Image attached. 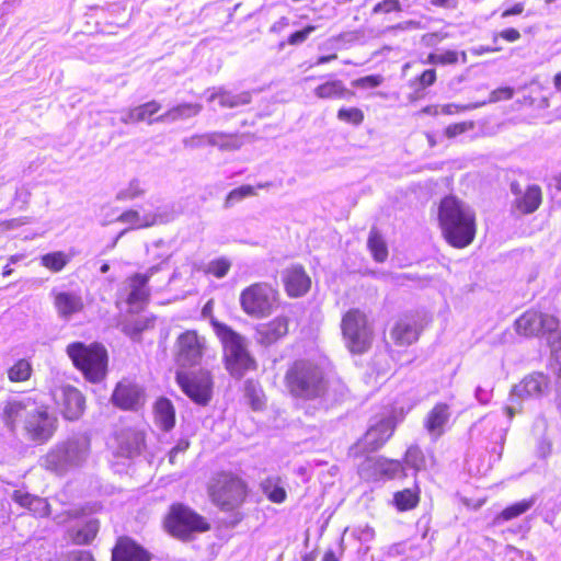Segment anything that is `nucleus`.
I'll use <instances>...</instances> for the list:
<instances>
[{
    "mask_svg": "<svg viewBox=\"0 0 561 561\" xmlns=\"http://www.w3.org/2000/svg\"><path fill=\"white\" fill-rule=\"evenodd\" d=\"M1 419L7 427L14 430L19 424L27 437L38 444L48 442L57 430V419L39 393H26L8 399L2 407Z\"/></svg>",
    "mask_w": 561,
    "mask_h": 561,
    "instance_id": "1",
    "label": "nucleus"
},
{
    "mask_svg": "<svg viewBox=\"0 0 561 561\" xmlns=\"http://www.w3.org/2000/svg\"><path fill=\"white\" fill-rule=\"evenodd\" d=\"M285 381L293 397L312 402L317 408H327L336 400L322 368L311 362H295L286 371Z\"/></svg>",
    "mask_w": 561,
    "mask_h": 561,
    "instance_id": "2",
    "label": "nucleus"
},
{
    "mask_svg": "<svg viewBox=\"0 0 561 561\" xmlns=\"http://www.w3.org/2000/svg\"><path fill=\"white\" fill-rule=\"evenodd\" d=\"M438 219L445 239L453 247L465 248L473 241L474 213L455 196H447L440 202Z\"/></svg>",
    "mask_w": 561,
    "mask_h": 561,
    "instance_id": "3",
    "label": "nucleus"
},
{
    "mask_svg": "<svg viewBox=\"0 0 561 561\" xmlns=\"http://www.w3.org/2000/svg\"><path fill=\"white\" fill-rule=\"evenodd\" d=\"M90 454V440L84 435H76L55 444L48 453L39 459L45 470L64 476L80 468Z\"/></svg>",
    "mask_w": 561,
    "mask_h": 561,
    "instance_id": "4",
    "label": "nucleus"
},
{
    "mask_svg": "<svg viewBox=\"0 0 561 561\" xmlns=\"http://www.w3.org/2000/svg\"><path fill=\"white\" fill-rule=\"evenodd\" d=\"M216 335L224 347L227 369L234 377H241L248 370L255 368V360L248 351L247 340L227 324L213 322Z\"/></svg>",
    "mask_w": 561,
    "mask_h": 561,
    "instance_id": "5",
    "label": "nucleus"
},
{
    "mask_svg": "<svg viewBox=\"0 0 561 561\" xmlns=\"http://www.w3.org/2000/svg\"><path fill=\"white\" fill-rule=\"evenodd\" d=\"M67 354L73 365L83 373L92 382L100 381L106 371L107 353L100 344L87 346L81 342H75L67 346Z\"/></svg>",
    "mask_w": 561,
    "mask_h": 561,
    "instance_id": "6",
    "label": "nucleus"
},
{
    "mask_svg": "<svg viewBox=\"0 0 561 561\" xmlns=\"http://www.w3.org/2000/svg\"><path fill=\"white\" fill-rule=\"evenodd\" d=\"M341 329L345 345L352 353L362 354L368 350L373 331L365 312L350 309L342 318Z\"/></svg>",
    "mask_w": 561,
    "mask_h": 561,
    "instance_id": "7",
    "label": "nucleus"
},
{
    "mask_svg": "<svg viewBox=\"0 0 561 561\" xmlns=\"http://www.w3.org/2000/svg\"><path fill=\"white\" fill-rule=\"evenodd\" d=\"M164 527L172 536L183 540L190 539L194 533H203L209 528L202 516L182 504L171 506Z\"/></svg>",
    "mask_w": 561,
    "mask_h": 561,
    "instance_id": "8",
    "label": "nucleus"
},
{
    "mask_svg": "<svg viewBox=\"0 0 561 561\" xmlns=\"http://www.w3.org/2000/svg\"><path fill=\"white\" fill-rule=\"evenodd\" d=\"M277 300V291L266 283H256L242 290L240 304L242 310L252 317L268 316Z\"/></svg>",
    "mask_w": 561,
    "mask_h": 561,
    "instance_id": "9",
    "label": "nucleus"
},
{
    "mask_svg": "<svg viewBox=\"0 0 561 561\" xmlns=\"http://www.w3.org/2000/svg\"><path fill=\"white\" fill-rule=\"evenodd\" d=\"M211 496L224 510H232L242 503L245 496V485L238 477L221 473L211 486Z\"/></svg>",
    "mask_w": 561,
    "mask_h": 561,
    "instance_id": "10",
    "label": "nucleus"
},
{
    "mask_svg": "<svg viewBox=\"0 0 561 561\" xmlns=\"http://www.w3.org/2000/svg\"><path fill=\"white\" fill-rule=\"evenodd\" d=\"M175 358L180 366L192 367L201 363L206 347L204 336L197 334L196 331L187 330L176 339Z\"/></svg>",
    "mask_w": 561,
    "mask_h": 561,
    "instance_id": "11",
    "label": "nucleus"
},
{
    "mask_svg": "<svg viewBox=\"0 0 561 561\" xmlns=\"http://www.w3.org/2000/svg\"><path fill=\"white\" fill-rule=\"evenodd\" d=\"M548 387V378L543 374H533L525 377L516 385L510 396L512 405L506 407V413L510 419L516 413L515 403L525 398H534L541 396Z\"/></svg>",
    "mask_w": 561,
    "mask_h": 561,
    "instance_id": "12",
    "label": "nucleus"
},
{
    "mask_svg": "<svg viewBox=\"0 0 561 561\" xmlns=\"http://www.w3.org/2000/svg\"><path fill=\"white\" fill-rule=\"evenodd\" d=\"M511 192L514 195L512 209L519 215L533 214L541 204V188L536 184L527 185L524 188L518 182H512Z\"/></svg>",
    "mask_w": 561,
    "mask_h": 561,
    "instance_id": "13",
    "label": "nucleus"
},
{
    "mask_svg": "<svg viewBox=\"0 0 561 561\" xmlns=\"http://www.w3.org/2000/svg\"><path fill=\"white\" fill-rule=\"evenodd\" d=\"M182 390L196 403L207 404L211 397V378L208 373L186 376L178 374Z\"/></svg>",
    "mask_w": 561,
    "mask_h": 561,
    "instance_id": "14",
    "label": "nucleus"
},
{
    "mask_svg": "<svg viewBox=\"0 0 561 561\" xmlns=\"http://www.w3.org/2000/svg\"><path fill=\"white\" fill-rule=\"evenodd\" d=\"M393 431L394 422L390 417L370 425L363 438L355 445V453L377 450L392 436Z\"/></svg>",
    "mask_w": 561,
    "mask_h": 561,
    "instance_id": "15",
    "label": "nucleus"
},
{
    "mask_svg": "<svg viewBox=\"0 0 561 561\" xmlns=\"http://www.w3.org/2000/svg\"><path fill=\"white\" fill-rule=\"evenodd\" d=\"M55 397L57 403L60 405L61 414L66 420L76 421L83 414L85 399L77 388L64 386Z\"/></svg>",
    "mask_w": 561,
    "mask_h": 561,
    "instance_id": "16",
    "label": "nucleus"
},
{
    "mask_svg": "<svg viewBox=\"0 0 561 561\" xmlns=\"http://www.w3.org/2000/svg\"><path fill=\"white\" fill-rule=\"evenodd\" d=\"M161 262L150 266L144 274H135L129 278L130 293L127 297V302L130 306H139L145 304L149 298V288L147 284L156 273H158L162 265L169 260V255L160 256Z\"/></svg>",
    "mask_w": 561,
    "mask_h": 561,
    "instance_id": "17",
    "label": "nucleus"
},
{
    "mask_svg": "<svg viewBox=\"0 0 561 561\" xmlns=\"http://www.w3.org/2000/svg\"><path fill=\"white\" fill-rule=\"evenodd\" d=\"M57 314L62 320H70L84 308L83 298L78 290H60L54 288L50 293Z\"/></svg>",
    "mask_w": 561,
    "mask_h": 561,
    "instance_id": "18",
    "label": "nucleus"
},
{
    "mask_svg": "<svg viewBox=\"0 0 561 561\" xmlns=\"http://www.w3.org/2000/svg\"><path fill=\"white\" fill-rule=\"evenodd\" d=\"M112 401L123 410H138L145 402V393L138 385L123 380L117 383Z\"/></svg>",
    "mask_w": 561,
    "mask_h": 561,
    "instance_id": "19",
    "label": "nucleus"
},
{
    "mask_svg": "<svg viewBox=\"0 0 561 561\" xmlns=\"http://www.w3.org/2000/svg\"><path fill=\"white\" fill-rule=\"evenodd\" d=\"M450 419V408L446 403H437L426 415L424 427L433 440H437L446 431Z\"/></svg>",
    "mask_w": 561,
    "mask_h": 561,
    "instance_id": "20",
    "label": "nucleus"
},
{
    "mask_svg": "<svg viewBox=\"0 0 561 561\" xmlns=\"http://www.w3.org/2000/svg\"><path fill=\"white\" fill-rule=\"evenodd\" d=\"M113 561H150V553L128 537L117 540L112 552Z\"/></svg>",
    "mask_w": 561,
    "mask_h": 561,
    "instance_id": "21",
    "label": "nucleus"
},
{
    "mask_svg": "<svg viewBox=\"0 0 561 561\" xmlns=\"http://www.w3.org/2000/svg\"><path fill=\"white\" fill-rule=\"evenodd\" d=\"M144 434L136 430H125L115 436L117 444V455L131 458L138 455L144 446Z\"/></svg>",
    "mask_w": 561,
    "mask_h": 561,
    "instance_id": "22",
    "label": "nucleus"
},
{
    "mask_svg": "<svg viewBox=\"0 0 561 561\" xmlns=\"http://www.w3.org/2000/svg\"><path fill=\"white\" fill-rule=\"evenodd\" d=\"M287 332L288 319L277 317L271 322L260 324L256 328V341L262 345L268 346L285 336Z\"/></svg>",
    "mask_w": 561,
    "mask_h": 561,
    "instance_id": "23",
    "label": "nucleus"
},
{
    "mask_svg": "<svg viewBox=\"0 0 561 561\" xmlns=\"http://www.w3.org/2000/svg\"><path fill=\"white\" fill-rule=\"evenodd\" d=\"M420 330L414 316L400 318L391 331V336L399 345H410L419 339Z\"/></svg>",
    "mask_w": 561,
    "mask_h": 561,
    "instance_id": "24",
    "label": "nucleus"
},
{
    "mask_svg": "<svg viewBox=\"0 0 561 561\" xmlns=\"http://www.w3.org/2000/svg\"><path fill=\"white\" fill-rule=\"evenodd\" d=\"M285 288L289 296L300 297L305 295L310 287V278L301 266H293L286 270L284 274Z\"/></svg>",
    "mask_w": 561,
    "mask_h": 561,
    "instance_id": "25",
    "label": "nucleus"
},
{
    "mask_svg": "<svg viewBox=\"0 0 561 561\" xmlns=\"http://www.w3.org/2000/svg\"><path fill=\"white\" fill-rule=\"evenodd\" d=\"M12 500L36 516L45 517L50 514L49 504L45 499L32 495L24 490H15L12 494Z\"/></svg>",
    "mask_w": 561,
    "mask_h": 561,
    "instance_id": "26",
    "label": "nucleus"
},
{
    "mask_svg": "<svg viewBox=\"0 0 561 561\" xmlns=\"http://www.w3.org/2000/svg\"><path fill=\"white\" fill-rule=\"evenodd\" d=\"M202 111V105L197 103H183L173 106L165 113L157 116L154 119L148 121V124L157 123H174L196 116Z\"/></svg>",
    "mask_w": 561,
    "mask_h": 561,
    "instance_id": "27",
    "label": "nucleus"
},
{
    "mask_svg": "<svg viewBox=\"0 0 561 561\" xmlns=\"http://www.w3.org/2000/svg\"><path fill=\"white\" fill-rule=\"evenodd\" d=\"M516 331L525 336L538 335L542 331L541 313L529 310L515 322Z\"/></svg>",
    "mask_w": 561,
    "mask_h": 561,
    "instance_id": "28",
    "label": "nucleus"
},
{
    "mask_svg": "<svg viewBox=\"0 0 561 561\" xmlns=\"http://www.w3.org/2000/svg\"><path fill=\"white\" fill-rule=\"evenodd\" d=\"M156 424L163 431H170L175 423V412L171 401L160 398L154 404Z\"/></svg>",
    "mask_w": 561,
    "mask_h": 561,
    "instance_id": "29",
    "label": "nucleus"
},
{
    "mask_svg": "<svg viewBox=\"0 0 561 561\" xmlns=\"http://www.w3.org/2000/svg\"><path fill=\"white\" fill-rule=\"evenodd\" d=\"M208 100L210 102L218 101V104L221 107L232 108L250 103L251 94L249 92L233 94L231 92H227L220 89L217 92H213L209 95Z\"/></svg>",
    "mask_w": 561,
    "mask_h": 561,
    "instance_id": "30",
    "label": "nucleus"
},
{
    "mask_svg": "<svg viewBox=\"0 0 561 561\" xmlns=\"http://www.w3.org/2000/svg\"><path fill=\"white\" fill-rule=\"evenodd\" d=\"M368 463L371 465L375 472L381 478L393 479L403 471V467L398 460H390L385 458L367 459Z\"/></svg>",
    "mask_w": 561,
    "mask_h": 561,
    "instance_id": "31",
    "label": "nucleus"
},
{
    "mask_svg": "<svg viewBox=\"0 0 561 561\" xmlns=\"http://www.w3.org/2000/svg\"><path fill=\"white\" fill-rule=\"evenodd\" d=\"M243 141L236 134H226L220 131L208 133V145L218 147L220 150H237Z\"/></svg>",
    "mask_w": 561,
    "mask_h": 561,
    "instance_id": "32",
    "label": "nucleus"
},
{
    "mask_svg": "<svg viewBox=\"0 0 561 561\" xmlns=\"http://www.w3.org/2000/svg\"><path fill=\"white\" fill-rule=\"evenodd\" d=\"M314 93L320 99H344L351 94L341 80L328 81L317 87Z\"/></svg>",
    "mask_w": 561,
    "mask_h": 561,
    "instance_id": "33",
    "label": "nucleus"
},
{
    "mask_svg": "<svg viewBox=\"0 0 561 561\" xmlns=\"http://www.w3.org/2000/svg\"><path fill=\"white\" fill-rule=\"evenodd\" d=\"M69 262L70 255L62 251H56L41 256V264L54 273L60 272Z\"/></svg>",
    "mask_w": 561,
    "mask_h": 561,
    "instance_id": "34",
    "label": "nucleus"
},
{
    "mask_svg": "<svg viewBox=\"0 0 561 561\" xmlns=\"http://www.w3.org/2000/svg\"><path fill=\"white\" fill-rule=\"evenodd\" d=\"M118 220L124 224H129L130 228H133V229L150 227L158 222L156 216L141 217L139 215V213L136 210H127V211L123 213L118 217Z\"/></svg>",
    "mask_w": 561,
    "mask_h": 561,
    "instance_id": "35",
    "label": "nucleus"
},
{
    "mask_svg": "<svg viewBox=\"0 0 561 561\" xmlns=\"http://www.w3.org/2000/svg\"><path fill=\"white\" fill-rule=\"evenodd\" d=\"M393 503L399 511H408L419 503V492L412 489H404L394 493Z\"/></svg>",
    "mask_w": 561,
    "mask_h": 561,
    "instance_id": "36",
    "label": "nucleus"
},
{
    "mask_svg": "<svg viewBox=\"0 0 561 561\" xmlns=\"http://www.w3.org/2000/svg\"><path fill=\"white\" fill-rule=\"evenodd\" d=\"M368 248L377 262H383L388 256V250L381 236L371 230L368 238Z\"/></svg>",
    "mask_w": 561,
    "mask_h": 561,
    "instance_id": "37",
    "label": "nucleus"
},
{
    "mask_svg": "<svg viewBox=\"0 0 561 561\" xmlns=\"http://www.w3.org/2000/svg\"><path fill=\"white\" fill-rule=\"evenodd\" d=\"M535 504V499L523 500L512 504L501 512L497 520H511L527 512Z\"/></svg>",
    "mask_w": 561,
    "mask_h": 561,
    "instance_id": "38",
    "label": "nucleus"
},
{
    "mask_svg": "<svg viewBox=\"0 0 561 561\" xmlns=\"http://www.w3.org/2000/svg\"><path fill=\"white\" fill-rule=\"evenodd\" d=\"M99 522L89 519L75 535V542L79 545L90 543L99 531Z\"/></svg>",
    "mask_w": 561,
    "mask_h": 561,
    "instance_id": "39",
    "label": "nucleus"
},
{
    "mask_svg": "<svg viewBox=\"0 0 561 561\" xmlns=\"http://www.w3.org/2000/svg\"><path fill=\"white\" fill-rule=\"evenodd\" d=\"M32 366L26 359L18 360L9 370L8 377L10 381H25L31 377Z\"/></svg>",
    "mask_w": 561,
    "mask_h": 561,
    "instance_id": "40",
    "label": "nucleus"
},
{
    "mask_svg": "<svg viewBox=\"0 0 561 561\" xmlns=\"http://www.w3.org/2000/svg\"><path fill=\"white\" fill-rule=\"evenodd\" d=\"M263 491L267 499L274 503L280 504L286 500L285 489L278 484H275L270 479L263 483Z\"/></svg>",
    "mask_w": 561,
    "mask_h": 561,
    "instance_id": "41",
    "label": "nucleus"
},
{
    "mask_svg": "<svg viewBox=\"0 0 561 561\" xmlns=\"http://www.w3.org/2000/svg\"><path fill=\"white\" fill-rule=\"evenodd\" d=\"M404 462L407 467L414 471L420 470L424 465V456L422 450L417 446H411L405 453Z\"/></svg>",
    "mask_w": 561,
    "mask_h": 561,
    "instance_id": "42",
    "label": "nucleus"
},
{
    "mask_svg": "<svg viewBox=\"0 0 561 561\" xmlns=\"http://www.w3.org/2000/svg\"><path fill=\"white\" fill-rule=\"evenodd\" d=\"M337 118L342 122L353 125H359L364 121V113L357 107H342L337 112Z\"/></svg>",
    "mask_w": 561,
    "mask_h": 561,
    "instance_id": "43",
    "label": "nucleus"
},
{
    "mask_svg": "<svg viewBox=\"0 0 561 561\" xmlns=\"http://www.w3.org/2000/svg\"><path fill=\"white\" fill-rule=\"evenodd\" d=\"M229 270H230V262L226 259H218V260L210 261L207 264L205 272L207 274L214 275L217 278H222L227 275Z\"/></svg>",
    "mask_w": 561,
    "mask_h": 561,
    "instance_id": "44",
    "label": "nucleus"
},
{
    "mask_svg": "<svg viewBox=\"0 0 561 561\" xmlns=\"http://www.w3.org/2000/svg\"><path fill=\"white\" fill-rule=\"evenodd\" d=\"M144 193V188L138 180H133L129 182L128 186L121 190L116 198L118 201H130L139 197Z\"/></svg>",
    "mask_w": 561,
    "mask_h": 561,
    "instance_id": "45",
    "label": "nucleus"
},
{
    "mask_svg": "<svg viewBox=\"0 0 561 561\" xmlns=\"http://www.w3.org/2000/svg\"><path fill=\"white\" fill-rule=\"evenodd\" d=\"M160 108L161 105L157 101H150L139 106H136L135 115H137L136 117L138 118V123L147 121L148 118L157 114L160 111Z\"/></svg>",
    "mask_w": 561,
    "mask_h": 561,
    "instance_id": "46",
    "label": "nucleus"
},
{
    "mask_svg": "<svg viewBox=\"0 0 561 561\" xmlns=\"http://www.w3.org/2000/svg\"><path fill=\"white\" fill-rule=\"evenodd\" d=\"M254 194V188L251 185H242L232 190L225 202L226 207L232 206L234 203Z\"/></svg>",
    "mask_w": 561,
    "mask_h": 561,
    "instance_id": "47",
    "label": "nucleus"
},
{
    "mask_svg": "<svg viewBox=\"0 0 561 561\" xmlns=\"http://www.w3.org/2000/svg\"><path fill=\"white\" fill-rule=\"evenodd\" d=\"M459 57H461L463 64L467 62V54L465 51L446 50L438 53V62L439 65H454L458 62Z\"/></svg>",
    "mask_w": 561,
    "mask_h": 561,
    "instance_id": "48",
    "label": "nucleus"
},
{
    "mask_svg": "<svg viewBox=\"0 0 561 561\" xmlns=\"http://www.w3.org/2000/svg\"><path fill=\"white\" fill-rule=\"evenodd\" d=\"M473 127V124L471 122H462V123H456L451 124L446 127L445 135L447 138L451 139L455 138L467 130L471 129Z\"/></svg>",
    "mask_w": 561,
    "mask_h": 561,
    "instance_id": "49",
    "label": "nucleus"
},
{
    "mask_svg": "<svg viewBox=\"0 0 561 561\" xmlns=\"http://www.w3.org/2000/svg\"><path fill=\"white\" fill-rule=\"evenodd\" d=\"M183 145L188 149L202 148L208 145V133L201 135H193L183 139Z\"/></svg>",
    "mask_w": 561,
    "mask_h": 561,
    "instance_id": "50",
    "label": "nucleus"
},
{
    "mask_svg": "<svg viewBox=\"0 0 561 561\" xmlns=\"http://www.w3.org/2000/svg\"><path fill=\"white\" fill-rule=\"evenodd\" d=\"M316 26L314 25H308L306 26L304 30L301 31H297L295 33H293L289 37H288V44L289 45H298V44H301L304 43L308 36L316 31Z\"/></svg>",
    "mask_w": 561,
    "mask_h": 561,
    "instance_id": "51",
    "label": "nucleus"
},
{
    "mask_svg": "<svg viewBox=\"0 0 561 561\" xmlns=\"http://www.w3.org/2000/svg\"><path fill=\"white\" fill-rule=\"evenodd\" d=\"M513 95H514V90L512 88H510V87L499 88L491 92L489 102L495 103V102H500V101L511 100L513 98Z\"/></svg>",
    "mask_w": 561,
    "mask_h": 561,
    "instance_id": "52",
    "label": "nucleus"
},
{
    "mask_svg": "<svg viewBox=\"0 0 561 561\" xmlns=\"http://www.w3.org/2000/svg\"><path fill=\"white\" fill-rule=\"evenodd\" d=\"M382 83V77L379 75H370L359 78L355 81V85L358 88H376Z\"/></svg>",
    "mask_w": 561,
    "mask_h": 561,
    "instance_id": "53",
    "label": "nucleus"
},
{
    "mask_svg": "<svg viewBox=\"0 0 561 561\" xmlns=\"http://www.w3.org/2000/svg\"><path fill=\"white\" fill-rule=\"evenodd\" d=\"M400 10H401V7H400L399 0H383L374 7L375 13H380V12L390 13V12L400 11Z\"/></svg>",
    "mask_w": 561,
    "mask_h": 561,
    "instance_id": "54",
    "label": "nucleus"
},
{
    "mask_svg": "<svg viewBox=\"0 0 561 561\" xmlns=\"http://www.w3.org/2000/svg\"><path fill=\"white\" fill-rule=\"evenodd\" d=\"M436 80V71L434 69H427L422 72L417 78L420 85L424 89L434 84Z\"/></svg>",
    "mask_w": 561,
    "mask_h": 561,
    "instance_id": "55",
    "label": "nucleus"
},
{
    "mask_svg": "<svg viewBox=\"0 0 561 561\" xmlns=\"http://www.w3.org/2000/svg\"><path fill=\"white\" fill-rule=\"evenodd\" d=\"M541 320H542L541 333L553 332L558 329L559 323H558V320L553 316L541 313Z\"/></svg>",
    "mask_w": 561,
    "mask_h": 561,
    "instance_id": "56",
    "label": "nucleus"
},
{
    "mask_svg": "<svg viewBox=\"0 0 561 561\" xmlns=\"http://www.w3.org/2000/svg\"><path fill=\"white\" fill-rule=\"evenodd\" d=\"M491 396H492L491 389H485V388H482L481 386L477 387V389L474 391V397L481 404L489 403L491 400Z\"/></svg>",
    "mask_w": 561,
    "mask_h": 561,
    "instance_id": "57",
    "label": "nucleus"
},
{
    "mask_svg": "<svg viewBox=\"0 0 561 561\" xmlns=\"http://www.w3.org/2000/svg\"><path fill=\"white\" fill-rule=\"evenodd\" d=\"M187 440H180L175 447H173L169 454V461L175 463V457L179 453H184L188 448Z\"/></svg>",
    "mask_w": 561,
    "mask_h": 561,
    "instance_id": "58",
    "label": "nucleus"
},
{
    "mask_svg": "<svg viewBox=\"0 0 561 561\" xmlns=\"http://www.w3.org/2000/svg\"><path fill=\"white\" fill-rule=\"evenodd\" d=\"M500 37L512 43L520 38V33L515 28H506L500 33Z\"/></svg>",
    "mask_w": 561,
    "mask_h": 561,
    "instance_id": "59",
    "label": "nucleus"
},
{
    "mask_svg": "<svg viewBox=\"0 0 561 561\" xmlns=\"http://www.w3.org/2000/svg\"><path fill=\"white\" fill-rule=\"evenodd\" d=\"M135 112H136L135 107L129 108L128 111L124 112L121 116V122L124 124L138 123V118L136 117L137 115H135Z\"/></svg>",
    "mask_w": 561,
    "mask_h": 561,
    "instance_id": "60",
    "label": "nucleus"
},
{
    "mask_svg": "<svg viewBox=\"0 0 561 561\" xmlns=\"http://www.w3.org/2000/svg\"><path fill=\"white\" fill-rule=\"evenodd\" d=\"M524 11V4L523 3H515L512 8L505 9L502 12V18H508L511 15H518L523 13Z\"/></svg>",
    "mask_w": 561,
    "mask_h": 561,
    "instance_id": "61",
    "label": "nucleus"
},
{
    "mask_svg": "<svg viewBox=\"0 0 561 561\" xmlns=\"http://www.w3.org/2000/svg\"><path fill=\"white\" fill-rule=\"evenodd\" d=\"M72 558L75 561H93L92 554L82 550L72 552Z\"/></svg>",
    "mask_w": 561,
    "mask_h": 561,
    "instance_id": "62",
    "label": "nucleus"
},
{
    "mask_svg": "<svg viewBox=\"0 0 561 561\" xmlns=\"http://www.w3.org/2000/svg\"><path fill=\"white\" fill-rule=\"evenodd\" d=\"M30 193L24 188H19L15 192V202H22L23 205L27 204Z\"/></svg>",
    "mask_w": 561,
    "mask_h": 561,
    "instance_id": "63",
    "label": "nucleus"
},
{
    "mask_svg": "<svg viewBox=\"0 0 561 561\" xmlns=\"http://www.w3.org/2000/svg\"><path fill=\"white\" fill-rule=\"evenodd\" d=\"M288 24H289V20L287 18L283 16L271 26V31L279 32L282 28L288 26Z\"/></svg>",
    "mask_w": 561,
    "mask_h": 561,
    "instance_id": "64",
    "label": "nucleus"
}]
</instances>
